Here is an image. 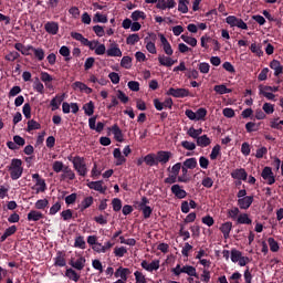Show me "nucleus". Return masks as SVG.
Masks as SVG:
<instances>
[{
  "instance_id": "8",
  "label": "nucleus",
  "mask_w": 283,
  "mask_h": 283,
  "mask_svg": "<svg viewBox=\"0 0 283 283\" xmlns=\"http://www.w3.org/2000/svg\"><path fill=\"white\" fill-rule=\"evenodd\" d=\"M159 39L165 54L167 56H174V49L171 48L169 40H167V38L163 33L159 34Z\"/></svg>"
},
{
  "instance_id": "64",
  "label": "nucleus",
  "mask_w": 283,
  "mask_h": 283,
  "mask_svg": "<svg viewBox=\"0 0 283 283\" xmlns=\"http://www.w3.org/2000/svg\"><path fill=\"white\" fill-rule=\"evenodd\" d=\"M245 129L248 134H251L252 132H258L259 127H258V124L253 122H249L245 124Z\"/></svg>"
},
{
  "instance_id": "50",
  "label": "nucleus",
  "mask_w": 283,
  "mask_h": 283,
  "mask_svg": "<svg viewBox=\"0 0 283 283\" xmlns=\"http://www.w3.org/2000/svg\"><path fill=\"white\" fill-rule=\"evenodd\" d=\"M198 70L201 74H209V71L211 70V65L207 62H201L198 64Z\"/></svg>"
},
{
  "instance_id": "35",
  "label": "nucleus",
  "mask_w": 283,
  "mask_h": 283,
  "mask_svg": "<svg viewBox=\"0 0 283 283\" xmlns=\"http://www.w3.org/2000/svg\"><path fill=\"white\" fill-rule=\"evenodd\" d=\"M251 222H253V221L251 220V218H249L248 213H241L237 218V223L238 224H251Z\"/></svg>"
},
{
  "instance_id": "29",
  "label": "nucleus",
  "mask_w": 283,
  "mask_h": 283,
  "mask_svg": "<svg viewBox=\"0 0 283 283\" xmlns=\"http://www.w3.org/2000/svg\"><path fill=\"white\" fill-rule=\"evenodd\" d=\"M112 132L114 134L115 140H117V143H123L124 138L123 130H120V127H118V125H114L112 126Z\"/></svg>"
},
{
  "instance_id": "17",
  "label": "nucleus",
  "mask_w": 283,
  "mask_h": 283,
  "mask_svg": "<svg viewBox=\"0 0 283 283\" xmlns=\"http://www.w3.org/2000/svg\"><path fill=\"white\" fill-rule=\"evenodd\" d=\"M232 229H233V223L231 221H227L221 224L220 231L223 234L224 240H229V235L231 234Z\"/></svg>"
},
{
  "instance_id": "20",
  "label": "nucleus",
  "mask_w": 283,
  "mask_h": 283,
  "mask_svg": "<svg viewBox=\"0 0 283 283\" xmlns=\"http://www.w3.org/2000/svg\"><path fill=\"white\" fill-rule=\"evenodd\" d=\"M44 30L45 32H48V34H59V24L54 21H51V22H46L44 24Z\"/></svg>"
},
{
  "instance_id": "39",
  "label": "nucleus",
  "mask_w": 283,
  "mask_h": 283,
  "mask_svg": "<svg viewBox=\"0 0 283 283\" xmlns=\"http://www.w3.org/2000/svg\"><path fill=\"white\" fill-rule=\"evenodd\" d=\"M74 247L75 249H82L85 250L87 244L85 243V238L78 235L75 238V242H74Z\"/></svg>"
},
{
  "instance_id": "59",
  "label": "nucleus",
  "mask_w": 283,
  "mask_h": 283,
  "mask_svg": "<svg viewBox=\"0 0 283 283\" xmlns=\"http://www.w3.org/2000/svg\"><path fill=\"white\" fill-rule=\"evenodd\" d=\"M105 53H107V48H105V44L97 43V46L95 48V54L97 56H103Z\"/></svg>"
},
{
  "instance_id": "56",
  "label": "nucleus",
  "mask_w": 283,
  "mask_h": 283,
  "mask_svg": "<svg viewBox=\"0 0 283 283\" xmlns=\"http://www.w3.org/2000/svg\"><path fill=\"white\" fill-rule=\"evenodd\" d=\"M228 216L231 218V220H238L240 216V209L238 207H234L228 210Z\"/></svg>"
},
{
  "instance_id": "43",
  "label": "nucleus",
  "mask_w": 283,
  "mask_h": 283,
  "mask_svg": "<svg viewBox=\"0 0 283 283\" xmlns=\"http://www.w3.org/2000/svg\"><path fill=\"white\" fill-rule=\"evenodd\" d=\"M31 52L34 53V56L35 59H38V61H43V59H45V51L41 48L35 49L33 46V49H31Z\"/></svg>"
},
{
  "instance_id": "2",
  "label": "nucleus",
  "mask_w": 283,
  "mask_h": 283,
  "mask_svg": "<svg viewBox=\"0 0 283 283\" xmlns=\"http://www.w3.org/2000/svg\"><path fill=\"white\" fill-rule=\"evenodd\" d=\"M87 260L82 254H77L74 258H71L69 264L72 266V269H75L76 271H83L85 269Z\"/></svg>"
},
{
  "instance_id": "14",
  "label": "nucleus",
  "mask_w": 283,
  "mask_h": 283,
  "mask_svg": "<svg viewBox=\"0 0 283 283\" xmlns=\"http://www.w3.org/2000/svg\"><path fill=\"white\" fill-rule=\"evenodd\" d=\"M87 187L90 189H94V191H98L99 193H105V191H107V188L105 186H103V180L90 181L87 184Z\"/></svg>"
},
{
  "instance_id": "18",
  "label": "nucleus",
  "mask_w": 283,
  "mask_h": 283,
  "mask_svg": "<svg viewBox=\"0 0 283 283\" xmlns=\"http://www.w3.org/2000/svg\"><path fill=\"white\" fill-rule=\"evenodd\" d=\"M73 90H80V92H83L84 94H92L93 90L92 87L87 86L85 83L83 82H74L72 84Z\"/></svg>"
},
{
  "instance_id": "16",
  "label": "nucleus",
  "mask_w": 283,
  "mask_h": 283,
  "mask_svg": "<svg viewBox=\"0 0 283 283\" xmlns=\"http://www.w3.org/2000/svg\"><path fill=\"white\" fill-rule=\"evenodd\" d=\"M113 156L115 158V165L117 167L120 165H125V163H127V159L125 158V156H123L120 148H115L113 151Z\"/></svg>"
},
{
  "instance_id": "28",
  "label": "nucleus",
  "mask_w": 283,
  "mask_h": 283,
  "mask_svg": "<svg viewBox=\"0 0 283 283\" xmlns=\"http://www.w3.org/2000/svg\"><path fill=\"white\" fill-rule=\"evenodd\" d=\"M65 276L73 282H78V280H81V275H78V273H76V270L72 268L66 269Z\"/></svg>"
},
{
  "instance_id": "44",
  "label": "nucleus",
  "mask_w": 283,
  "mask_h": 283,
  "mask_svg": "<svg viewBox=\"0 0 283 283\" xmlns=\"http://www.w3.org/2000/svg\"><path fill=\"white\" fill-rule=\"evenodd\" d=\"M268 244H269L270 251H272V253H277V251H280V244H277V241H275V239L269 238Z\"/></svg>"
},
{
  "instance_id": "9",
  "label": "nucleus",
  "mask_w": 283,
  "mask_h": 283,
  "mask_svg": "<svg viewBox=\"0 0 283 283\" xmlns=\"http://www.w3.org/2000/svg\"><path fill=\"white\" fill-rule=\"evenodd\" d=\"M158 62L159 65H163L164 67H171L178 63V60H174L171 55H158Z\"/></svg>"
},
{
  "instance_id": "58",
  "label": "nucleus",
  "mask_w": 283,
  "mask_h": 283,
  "mask_svg": "<svg viewBox=\"0 0 283 283\" xmlns=\"http://www.w3.org/2000/svg\"><path fill=\"white\" fill-rule=\"evenodd\" d=\"M181 147H184V149H187L188 151H193V149H196V143L184 140L181 142Z\"/></svg>"
},
{
  "instance_id": "1",
  "label": "nucleus",
  "mask_w": 283,
  "mask_h": 283,
  "mask_svg": "<svg viewBox=\"0 0 283 283\" xmlns=\"http://www.w3.org/2000/svg\"><path fill=\"white\" fill-rule=\"evenodd\" d=\"M226 23H228L230 28H239V30H249V25L245 23V21L235 15H228L226 18Z\"/></svg>"
},
{
  "instance_id": "34",
  "label": "nucleus",
  "mask_w": 283,
  "mask_h": 283,
  "mask_svg": "<svg viewBox=\"0 0 283 283\" xmlns=\"http://www.w3.org/2000/svg\"><path fill=\"white\" fill-rule=\"evenodd\" d=\"M250 50L252 54H255L259 57L264 56V51H262V46L256 43H252L250 45Z\"/></svg>"
},
{
  "instance_id": "36",
  "label": "nucleus",
  "mask_w": 283,
  "mask_h": 283,
  "mask_svg": "<svg viewBox=\"0 0 283 283\" xmlns=\"http://www.w3.org/2000/svg\"><path fill=\"white\" fill-rule=\"evenodd\" d=\"M189 0H179L178 3V11L182 14H187L189 12Z\"/></svg>"
},
{
  "instance_id": "32",
  "label": "nucleus",
  "mask_w": 283,
  "mask_h": 283,
  "mask_svg": "<svg viewBox=\"0 0 283 283\" xmlns=\"http://www.w3.org/2000/svg\"><path fill=\"white\" fill-rule=\"evenodd\" d=\"M94 102L90 101L83 105V111L86 116H94Z\"/></svg>"
},
{
  "instance_id": "21",
  "label": "nucleus",
  "mask_w": 283,
  "mask_h": 283,
  "mask_svg": "<svg viewBox=\"0 0 283 283\" xmlns=\"http://www.w3.org/2000/svg\"><path fill=\"white\" fill-rule=\"evenodd\" d=\"M63 101H65V95H56L53 97L50 103L52 112H56V109L61 107V103H63Z\"/></svg>"
},
{
  "instance_id": "38",
  "label": "nucleus",
  "mask_w": 283,
  "mask_h": 283,
  "mask_svg": "<svg viewBox=\"0 0 283 283\" xmlns=\"http://www.w3.org/2000/svg\"><path fill=\"white\" fill-rule=\"evenodd\" d=\"M132 20L137 22L140 21V19H143V21H145V19H147V14H145L143 11L140 10H136L132 13L130 15Z\"/></svg>"
},
{
  "instance_id": "6",
  "label": "nucleus",
  "mask_w": 283,
  "mask_h": 283,
  "mask_svg": "<svg viewBox=\"0 0 283 283\" xmlns=\"http://www.w3.org/2000/svg\"><path fill=\"white\" fill-rule=\"evenodd\" d=\"M168 96H174V98H187L189 96V90L188 88H174L170 87L167 91Z\"/></svg>"
},
{
  "instance_id": "15",
  "label": "nucleus",
  "mask_w": 283,
  "mask_h": 283,
  "mask_svg": "<svg viewBox=\"0 0 283 283\" xmlns=\"http://www.w3.org/2000/svg\"><path fill=\"white\" fill-rule=\"evenodd\" d=\"M253 205V196H248L242 199H238V207L239 209L247 210L249 207Z\"/></svg>"
},
{
  "instance_id": "51",
  "label": "nucleus",
  "mask_w": 283,
  "mask_h": 283,
  "mask_svg": "<svg viewBox=\"0 0 283 283\" xmlns=\"http://www.w3.org/2000/svg\"><path fill=\"white\" fill-rule=\"evenodd\" d=\"M134 276H135L136 283H147V277L145 276V274H143V272L135 271Z\"/></svg>"
},
{
  "instance_id": "5",
  "label": "nucleus",
  "mask_w": 283,
  "mask_h": 283,
  "mask_svg": "<svg viewBox=\"0 0 283 283\" xmlns=\"http://www.w3.org/2000/svg\"><path fill=\"white\" fill-rule=\"evenodd\" d=\"M142 269L147 271L148 273H154V271H158L160 269V260H153L150 263L147 260L142 261Z\"/></svg>"
},
{
  "instance_id": "23",
  "label": "nucleus",
  "mask_w": 283,
  "mask_h": 283,
  "mask_svg": "<svg viewBox=\"0 0 283 283\" xmlns=\"http://www.w3.org/2000/svg\"><path fill=\"white\" fill-rule=\"evenodd\" d=\"M145 164L148 167H158V159L156 157V154H148L144 157Z\"/></svg>"
},
{
  "instance_id": "4",
  "label": "nucleus",
  "mask_w": 283,
  "mask_h": 283,
  "mask_svg": "<svg viewBox=\"0 0 283 283\" xmlns=\"http://www.w3.org/2000/svg\"><path fill=\"white\" fill-rule=\"evenodd\" d=\"M23 161H21V159H13L11 161V176L12 178H21L22 174H23Z\"/></svg>"
},
{
  "instance_id": "31",
  "label": "nucleus",
  "mask_w": 283,
  "mask_h": 283,
  "mask_svg": "<svg viewBox=\"0 0 283 283\" xmlns=\"http://www.w3.org/2000/svg\"><path fill=\"white\" fill-rule=\"evenodd\" d=\"M187 134L190 136V138H193L195 140L199 139L200 136H202V128H193V127H190L188 130H187Z\"/></svg>"
},
{
  "instance_id": "37",
  "label": "nucleus",
  "mask_w": 283,
  "mask_h": 283,
  "mask_svg": "<svg viewBox=\"0 0 283 283\" xmlns=\"http://www.w3.org/2000/svg\"><path fill=\"white\" fill-rule=\"evenodd\" d=\"M182 271H184V273H186L190 277H198V272L196 271V268H193L191 265L182 266Z\"/></svg>"
},
{
  "instance_id": "33",
  "label": "nucleus",
  "mask_w": 283,
  "mask_h": 283,
  "mask_svg": "<svg viewBox=\"0 0 283 283\" xmlns=\"http://www.w3.org/2000/svg\"><path fill=\"white\" fill-rule=\"evenodd\" d=\"M214 92L217 94L223 95V94H231L232 90L231 88H227V85L224 84H220V85H216L213 87Z\"/></svg>"
},
{
  "instance_id": "57",
  "label": "nucleus",
  "mask_w": 283,
  "mask_h": 283,
  "mask_svg": "<svg viewBox=\"0 0 283 283\" xmlns=\"http://www.w3.org/2000/svg\"><path fill=\"white\" fill-rule=\"evenodd\" d=\"M262 109L264 114L271 115L273 112H275V105L271 103H264Z\"/></svg>"
},
{
  "instance_id": "47",
  "label": "nucleus",
  "mask_w": 283,
  "mask_h": 283,
  "mask_svg": "<svg viewBox=\"0 0 283 283\" xmlns=\"http://www.w3.org/2000/svg\"><path fill=\"white\" fill-rule=\"evenodd\" d=\"M126 253H127V248L125 247H115L114 249L115 258H125Z\"/></svg>"
},
{
  "instance_id": "24",
  "label": "nucleus",
  "mask_w": 283,
  "mask_h": 283,
  "mask_svg": "<svg viewBox=\"0 0 283 283\" xmlns=\"http://www.w3.org/2000/svg\"><path fill=\"white\" fill-rule=\"evenodd\" d=\"M198 147H209L211 145V138L207 135H201L199 138L196 140Z\"/></svg>"
},
{
  "instance_id": "11",
  "label": "nucleus",
  "mask_w": 283,
  "mask_h": 283,
  "mask_svg": "<svg viewBox=\"0 0 283 283\" xmlns=\"http://www.w3.org/2000/svg\"><path fill=\"white\" fill-rule=\"evenodd\" d=\"M106 56H123V51H120V48L116 43H112L109 48L106 50Z\"/></svg>"
},
{
  "instance_id": "60",
  "label": "nucleus",
  "mask_w": 283,
  "mask_h": 283,
  "mask_svg": "<svg viewBox=\"0 0 283 283\" xmlns=\"http://www.w3.org/2000/svg\"><path fill=\"white\" fill-rule=\"evenodd\" d=\"M120 65L125 70L132 69V59L129 56H124L120 61Z\"/></svg>"
},
{
  "instance_id": "61",
  "label": "nucleus",
  "mask_w": 283,
  "mask_h": 283,
  "mask_svg": "<svg viewBox=\"0 0 283 283\" xmlns=\"http://www.w3.org/2000/svg\"><path fill=\"white\" fill-rule=\"evenodd\" d=\"M206 117H207V108L201 107L196 112L197 120H205Z\"/></svg>"
},
{
  "instance_id": "52",
  "label": "nucleus",
  "mask_w": 283,
  "mask_h": 283,
  "mask_svg": "<svg viewBox=\"0 0 283 283\" xmlns=\"http://www.w3.org/2000/svg\"><path fill=\"white\" fill-rule=\"evenodd\" d=\"M22 114L25 118H32V106H30V103L23 105Z\"/></svg>"
},
{
  "instance_id": "30",
  "label": "nucleus",
  "mask_w": 283,
  "mask_h": 283,
  "mask_svg": "<svg viewBox=\"0 0 283 283\" xmlns=\"http://www.w3.org/2000/svg\"><path fill=\"white\" fill-rule=\"evenodd\" d=\"M33 189H34L35 193H41V192L45 191V189H46L45 180L36 179V182L33 186Z\"/></svg>"
},
{
  "instance_id": "26",
  "label": "nucleus",
  "mask_w": 283,
  "mask_h": 283,
  "mask_svg": "<svg viewBox=\"0 0 283 283\" xmlns=\"http://www.w3.org/2000/svg\"><path fill=\"white\" fill-rule=\"evenodd\" d=\"M17 233V226H11L6 229L4 233L0 238V242H6L10 235H14Z\"/></svg>"
},
{
  "instance_id": "45",
  "label": "nucleus",
  "mask_w": 283,
  "mask_h": 283,
  "mask_svg": "<svg viewBox=\"0 0 283 283\" xmlns=\"http://www.w3.org/2000/svg\"><path fill=\"white\" fill-rule=\"evenodd\" d=\"M91 205H94V197L84 198V200L81 202V210L85 211V209H90Z\"/></svg>"
},
{
  "instance_id": "40",
  "label": "nucleus",
  "mask_w": 283,
  "mask_h": 283,
  "mask_svg": "<svg viewBox=\"0 0 283 283\" xmlns=\"http://www.w3.org/2000/svg\"><path fill=\"white\" fill-rule=\"evenodd\" d=\"M138 41H140V35H138L137 33L129 34L126 38L127 45H136V43H138Z\"/></svg>"
},
{
  "instance_id": "22",
  "label": "nucleus",
  "mask_w": 283,
  "mask_h": 283,
  "mask_svg": "<svg viewBox=\"0 0 283 283\" xmlns=\"http://www.w3.org/2000/svg\"><path fill=\"white\" fill-rule=\"evenodd\" d=\"M14 48L18 50V52H21L23 56H30V52H32L33 46L32 45H23L22 43H15Z\"/></svg>"
},
{
  "instance_id": "19",
  "label": "nucleus",
  "mask_w": 283,
  "mask_h": 283,
  "mask_svg": "<svg viewBox=\"0 0 283 283\" xmlns=\"http://www.w3.org/2000/svg\"><path fill=\"white\" fill-rule=\"evenodd\" d=\"M27 220L29 222H39V220H43V214L39 210H31L27 216Z\"/></svg>"
},
{
  "instance_id": "10",
  "label": "nucleus",
  "mask_w": 283,
  "mask_h": 283,
  "mask_svg": "<svg viewBox=\"0 0 283 283\" xmlns=\"http://www.w3.org/2000/svg\"><path fill=\"white\" fill-rule=\"evenodd\" d=\"M129 275H132V271L128 268L119 266L115 271V277H119L118 280H122L124 282H127V277H129Z\"/></svg>"
},
{
  "instance_id": "62",
  "label": "nucleus",
  "mask_w": 283,
  "mask_h": 283,
  "mask_svg": "<svg viewBox=\"0 0 283 283\" xmlns=\"http://www.w3.org/2000/svg\"><path fill=\"white\" fill-rule=\"evenodd\" d=\"M232 178H247V170L244 169H237L231 174Z\"/></svg>"
},
{
  "instance_id": "49",
  "label": "nucleus",
  "mask_w": 283,
  "mask_h": 283,
  "mask_svg": "<svg viewBox=\"0 0 283 283\" xmlns=\"http://www.w3.org/2000/svg\"><path fill=\"white\" fill-rule=\"evenodd\" d=\"M230 255L231 262H233L234 264L238 263V261L242 258V253L237 249H232Z\"/></svg>"
},
{
  "instance_id": "7",
  "label": "nucleus",
  "mask_w": 283,
  "mask_h": 283,
  "mask_svg": "<svg viewBox=\"0 0 283 283\" xmlns=\"http://www.w3.org/2000/svg\"><path fill=\"white\" fill-rule=\"evenodd\" d=\"M112 247H114V243H112V241H107L104 244L97 242L92 247V249L95 253H107V251L112 250Z\"/></svg>"
},
{
  "instance_id": "3",
  "label": "nucleus",
  "mask_w": 283,
  "mask_h": 283,
  "mask_svg": "<svg viewBox=\"0 0 283 283\" xmlns=\"http://www.w3.org/2000/svg\"><path fill=\"white\" fill-rule=\"evenodd\" d=\"M73 166L75 170L77 171L78 176H85L87 174V167L85 166V159L82 157H74L73 160Z\"/></svg>"
},
{
  "instance_id": "53",
  "label": "nucleus",
  "mask_w": 283,
  "mask_h": 283,
  "mask_svg": "<svg viewBox=\"0 0 283 283\" xmlns=\"http://www.w3.org/2000/svg\"><path fill=\"white\" fill-rule=\"evenodd\" d=\"M93 21L94 23H107V15L97 12L95 13Z\"/></svg>"
},
{
  "instance_id": "27",
  "label": "nucleus",
  "mask_w": 283,
  "mask_h": 283,
  "mask_svg": "<svg viewBox=\"0 0 283 283\" xmlns=\"http://www.w3.org/2000/svg\"><path fill=\"white\" fill-rule=\"evenodd\" d=\"M171 191L176 196V198H179V199L187 198V191H185L178 185H174L171 187Z\"/></svg>"
},
{
  "instance_id": "25",
  "label": "nucleus",
  "mask_w": 283,
  "mask_h": 283,
  "mask_svg": "<svg viewBox=\"0 0 283 283\" xmlns=\"http://www.w3.org/2000/svg\"><path fill=\"white\" fill-rule=\"evenodd\" d=\"M270 67H271V70L274 71V76H280V74H282V72H283L282 64L277 60H273L270 63Z\"/></svg>"
},
{
  "instance_id": "63",
  "label": "nucleus",
  "mask_w": 283,
  "mask_h": 283,
  "mask_svg": "<svg viewBox=\"0 0 283 283\" xmlns=\"http://www.w3.org/2000/svg\"><path fill=\"white\" fill-rule=\"evenodd\" d=\"M54 264L55 266H65L67 264V262L65 261V256H63L62 254H59L55 258Z\"/></svg>"
},
{
  "instance_id": "13",
  "label": "nucleus",
  "mask_w": 283,
  "mask_h": 283,
  "mask_svg": "<svg viewBox=\"0 0 283 283\" xmlns=\"http://www.w3.org/2000/svg\"><path fill=\"white\" fill-rule=\"evenodd\" d=\"M157 157V165L160 163L161 165H167L169 163V159L171 158L170 151L160 150L156 155Z\"/></svg>"
},
{
  "instance_id": "54",
  "label": "nucleus",
  "mask_w": 283,
  "mask_h": 283,
  "mask_svg": "<svg viewBox=\"0 0 283 283\" xmlns=\"http://www.w3.org/2000/svg\"><path fill=\"white\" fill-rule=\"evenodd\" d=\"M72 39H75V41H80V43H82V45H85L87 38L83 36V34L78 33V32H72L71 33Z\"/></svg>"
},
{
  "instance_id": "55",
  "label": "nucleus",
  "mask_w": 283,
  "mask_h": 283,
  "mask_svg": "<svg viewBox=\"0 0 283 283\" xmlns=\"http://www.w3.org/2000/svg\"><path fill=\"white\" fill-rule=\"evenodd\" d=\"M48 205H50V201H48V199H40L35 202V209H48Z\"/></svg>"
},
{
  "instance_id": "12",
  "label": "nucleus",
  "mask_w": 283,
  "mask_h": 283,
  "mask_svg": "<svg viewBox=\"0 0 283 283\" xmlns=\"http://www.w3.org/2000/svg\"><path fill=\"white\" fill-rule=\"evenodd\" d=\"M259 94L264 96L268 101H275V94L269 90V86L260 85L259 86Z\"/></svg>"
},
{
  "instance_id": "42",
  "label": "nucleus",
  "mask_w": 283,
  "mask_h": 283,
  "mask_svg": "<svg viewBox=\"0 0 283 283\" xmlns=\"http://www.w3.org/2000/svg\"><path fill=\"white\" fill-rule=\"evenodd\" d=\"M33 90L35 92H38L39 94H44V92H45V86L43 85V83H41L39 77H36L34 83H33Z\"/></svg>"
},
{
  "instance_id": "48",
  "label": "nucleus",
  "mask_w": 283,
  "mask_h": 283,
  "mask_svg": "<svg viewBox=\"0 0 283 283\" xmlns=\"http://www.w3.org/2000/svg\"><path fill=\"white\" fill-rule=\"evenodd\" d=\"M184 166H186L187 169H196V167H198V160H196V158H188L184 161Z\"/></svg>"
},
{
  "instance_id": "46",
  "label": "nucleus",
  "mask_w": 283,
  "mask_h": 283,
  "mask_svg": "<svg viewBox=\"0 0 283 283\" xmlns=\"http://www.w3.org/2000/svg\"><path fill=\"white\" fill-rule=\"evenodd\" d=\"M180 169H182V164L177 163L175 164L170 169L169 172L171 175V178H176L180 174Z\"/></svg>"
},
{
  "instance_id": "41",
  "label": "nucleus",
  "mask_w": 283,
  "mask_h": 283,
  "mask_svg": "<svg viewBox=\"0 0 283 283\" xmlns=\"http://www.w3.org/2000/svg\"><path fill=\"white\" fill-rule=\"evenodd\" d=\"M181 39L185 43H187L188 45H191V48H196V45H198V40L196 38H191L187 34H182Z\"/></svg>"
}]
</instances>
